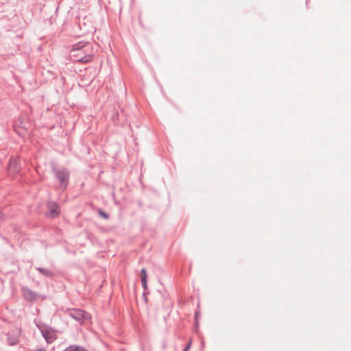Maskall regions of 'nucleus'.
Wrapping results in <instances>:
<instances>
[{"instance_id":"obj_1","label":"nucleus","mask_w":351,"mask_h":351,"mask_svg":"<svg viewBox=\"0 0 351 351\" xmlns=\"http://www.w3.org/2000/svg\"><path fill=\"white\" fill-rule=\"evenodd\" d=\"M94 54L93 45L82 42L73 45L71 51V56L75 61L84 64L91 62Z\"/></svg>"},{"instance_id":"obj_2","label":"nucleus","mask_w":351,"mask_h":351,"mask_svg":"<svg viewBox=\"0 0 351 351\" xmlns=\"http://www.w3.org/2000/svg\"><path fill=\"white\" fill-rule=\"evenodd\" d=\"M70 314L72 317L78 321H82L89 318L87 313L80 309H74L71 311Z\"/></svg>"},{"instance_id":"obj_3","label":"nucleus","mask_w":351,"mask_h":351,"mask_svg":"<svg viewBox=\"0 0 351 351\" xmlns=\"http://www.w3.org/2000/svg\"><path fill=\"white\" fill-rule=\"evenodd\" d=\"M49 213L48 215L50 217H56L59 215L60 209L57 204L53 202H49L47 204Z\"/></svg>"},{"instance_id":"obj_4","label":"nucleus","mask_w":351,"mask_h":351,"mask_svg":"<svg viewBox=\"0 0 351 351\" xmlns=\"http://www.w3.org/2000/svg\"><path fill=\"white\" fill-rule=\"evenodd\" d=\"M43 335L48 343H51L57 338L56 333L53 330H43Z\"/></svg>"},{"instance_id":"obj_5","label":"nucleus","mask_w":351,"mask_h":351,"mask_svg":"<svg viewBox=\"0 0 351 351\" xmlns=\"http://www.w3.org/2000/svg\"><path fill=\"white\" fill-rule=\"evenodd\" d=\"M8 169L10 171L17 172L19 170L18 160L16 159L11 160L8 165Z\"/></svg>"},{"instance_id":"obj_6","label":"nucleus","mask_w":351,"mask_h":351,"mask_svg":"<svg viewBox=\"0 0 351 351\" xmlns=\"http://www.w3.org/2000/svg\"><path fill=\"white\" fill-rule=\"evenodd\" d=\"M143 287L145 289H147V272L145 269H143L140 274Z\"/></svg>"},{"instance_id":"obj_7","label":"nucleus","mask_w":351,"mask_h":351,"mask_svg":"<svg viewBox=\"0 0 351 351\" xmlns=\"http://www.w3.org/2000/svg\"><path fill=\"white\" fill-rule=\"evenodd\" d=\"M57 176H58V178L59 179V180L62 183L64 184V182H66L68 179V175L67 173H64V172H58L57 173Z\"/></svg>"},{"instance_id":"obj_8","label":"nucleus","mask_w":351,"mask_h":351,"mask_svg":"<svg viewBox=\"0 0 351 351\" xmlns=\"http://www.w3.org/2000/svg\"><path fill=\"white\" fill-rule=\"evenodd\" d=\"M64 351H84V349L77 346H71L66 348Z\"/></svg>"},{"instance_id":"obj_9","label":"nucleus","mask_w":351,"mask_h":351,"mask_svg":"<svg viewBox=\"0 0 351 351\" xmlns=\"http://www.w3.org/2000/svg\"><path fill=\"white\" fill-rule=\"evenodd\" d=\"M16 131L19 134H23L24 133V131L21 130L19 128H16Z\"/></svg>"},{"instance_id":"obj_10","label":"nucleus","mask_w":351,"mask_h":351,"mask_svg":"<svg viewBox=\"0 0 351 351\" xmlns=\"http://www.w3.org/2000/svg\"><path fill=\"white\" fill-rule=\"evenodd\" d=\"M9 343H10V345L13 346V345H15L16 343H17V341L16 340H15V341H9Z\"/></svg>"},{"instance_id":"obj_11","label":"nucleus","mask_w":351,"mask_h":351,"mask_svg":"<svg viewBox=\"0 0 351 351\" xmlns=\"http://www.w3.org/2000/svg\"><path fill=\"white\" fill-rule=\"evenodd\" d=\"M38 270L40 272L45 274L43 269L39 268Z\"/></svg>"},{"instance_id":"obj_12","label":"nucleus","mask_w":351,"mask_h":351,"mask_svg":"<svg viewBox=\"0 0 351 351\" xmlns=\"http://www.w3.org/2000/svg\"><path fill=\"white\" fill-rule=\"evenodd\" d=\"M190 347V343L188 344L187 347L184 349V351H187Z\"/></svg>"},{"instance_id":"obj_13","label":"nucleus","mask_w":351,"mask_h":351,"mask_svg":"<svg viewBox=\"0 0 351 351\" xmlns=\"http://www.w3.org/2000/svg\"><path fill=\"white\" fill-rule=\"evenodd\" d=\"M101 215L104 217L107 218V215H106V214H104V213H101Z\"/></svg>"},{"instance_id":"obj_14","label":"nucleus","mask_w":351,"mask_h":351,"mask_svg":"<svg viewBox=\"0 0 351 351\" xmlns=\"http://www.w3.org/2000/svg\"><path fill=\"white\" fill-rule=\"evenodd\" d=\"M36 351H46L45 350H43V349H38Z\"/></svg>"}]
</instances>
